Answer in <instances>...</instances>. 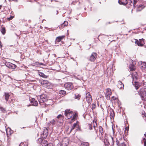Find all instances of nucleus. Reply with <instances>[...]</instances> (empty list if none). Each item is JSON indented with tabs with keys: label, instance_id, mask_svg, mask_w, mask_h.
Segmentation results:
<instances>
[{
	"label": "nucleus",
	"instance_id": "f257e3e1",
	"mask_svg": "<svg viewBox=\"0 0 146 146\" xmlns=\"http://www.w3.org/2000/svg\"><path fill=\"white\" fill-rule=\"evenodd\" d=\"M144 88H141L138 92L142 100L146 101V91L144 89H146V83H144L143 85Z\"/></svg>",
	"mask_w": 146,
	"mask_h": 146
},
{
	"label": "nucleus",
	"instance_id": "f03ea898",
	"mask_svg": "<svg viewBox=\"0 0 146 146\" xmlns=\"http://www.w3.org/2000/svg\"><path fill=\"white\" fill-rule=\"evenodd\" d=\"M37 98L40 104L43 103L47 101V99L46 96L45 94H42L37 97Z\"/></svg>",
	"mask_w": 146,
	"mask_h": 146
},
{
	"label": "nucleus",
	"instance_id": "7ed1b4c3",
	"mask_svg": "<svg viewBox=\"0 0 146 146\" xmlns=\"http://www.w3.org/2000/svg\"><path fill=\"white\" fill-rule=\"evenodd\" d=\"M65 115L66 117V119H70L73 115V112L69 110L66 109L65 111Z\"/></svg>",
	"mask_w": 146,
	"mask_h": 146
},
{
	"label": "nucleus",
	"instance_id": "20e7f679",
	"mask_svg": "<svg viewBox=\"0 0 146 146\" xmlns=\"http://www.w3.org/2000/svg\"><path fill=\"white\" fill-rule=\"evenodd\" d=\"M38 143L40 146H46L47 144L46 141L40 138L38 139Z\"/></svg>",
	"mask_w": 146,
	"mask_h": 146
},
{
	"label": "nucleus",
	"instance_id": "39448f33",
	"mask_svg": "<svg viewBox=\"0 0 146 146\" xmlns=\"http://www.w3.org/2000/svg\"><path fill=\"white\" fill-rule=\"evenodd\" d=\"M135 43L137 44L138 46H142L145 43V41L143 38L139 39V41L135 39Z\"/></svg>",
	"mask_w": 146,
	"mask_h": 146
},
{
	"label": "nucleus",
	"instance_id": "423d86ee",
	"mask_svg": "<svg viewBox=\"0 0 146 146\" xmlns=\"http://www.w3.org/2000/svg\"><path fill=\"white\" fill-rule=\"evenodd\" d=\"M5 64L6 66L12 69H15L16 67L15 65L9 62H6Z\"/></svg>",
	"mask_w": 146,
	"mask_h": 146
},
{
	"label": "nucleus",
	"instance_id": "0eeeda50",
	"mask_svg": "<svg viewBox=\"0 0 146 146\" xmlns=\"http://www.w3.org/2000/svg\"><path fill=\"white\" fill-rule=\"evenodd\" d=\"M112 92L110 89L109 88L106 89L105 96L107 99L109 100L110 99V96Z\"/></svg>",
	"mask_w": 146,
	"mask_h": 146
},
{
	"label": "nucleus",
	"instance_id": "6e6552de",
	"mask_svg": "<svg viewBox=\"0 0 146 146\" xmlns=\"http://www.w3.org/2000/svg\"><path fill=\"white\" fill-rule=\"evenodd\" d=\"M64 86L66 89L68 90H71L73 88L72 84L71 83H67L64 84Z\"/></svg>",
	"mask_w": 146,
	"mask_h": 146
},
{
	"label": "nucleus",
	"instance_id": "1a4fd4ad",
	"mask_svg": "<svg viewBox=\"0 0 146 146\" xmlns=\"http://www.w3.org/2000/svg\"><path fill=\"white\" fill-rule=\"evenodd\" d=\"M86 101L88 103L91 104L92 102V99L91 96L89 93L86 94Z\"/></svg>",
	"mask_w": 146,
	"mask_h": 146
},
{
	"label": "nucleus",
	"instance_id": "9d476101",
	"mask_svg": "<svg viewBox=\"0 0 146 146\" xmlns=\"http://www.w3.org/2000/svg\"><path fill=\"white\" fill-rule=\"evenodd\" d=\"M97 57V54L96 53L93 52L90 57L89 60L91 61L95 60Z\"/></svg>",
	"mask_w": 146,
	"mask_h": 146
},
{
	"label": "nucleus",
	"instance_id": "9b49d317",
	"mask_svg": "<svg viewBox=\"0 0 146 146\" xmlns=\"http://www.w3.org/2000/svg\"><path fill=\"white\" fill-rule=\"evenodd\" d=\"M41 84L44 85V86L45 87H46L48 88H49L48 86L50 85V83L47 80H43L41 82Z\"/></svg>",
	"mask_w": 146,
	"mask_h": 146
},
{
	"label": "nucleus",
	"instance_id": "f8f14e48",
	"mask_svg": "<svg viewBox=\"0 0 146 146\" xmlns=\"http://www.w3.org/2000/svg\"><path fill=\"white\" fill-rule=\"evenodd\" d=\"M69 140L67 137L64 138L62 140V144H64L65 145L67 146L69 144Z\"/></svg>",
	"mask_w": 146,
	"mask_h": 146
},
{
	"label": "nucleus",
	"instance_id": "ddd939ff",
	"mask_svg": "<svg viewBox=\"0 0 146 146\" xmlns=\"http://www.w3.org/2000/svg\"><path fill=\"white\" fill-rule=\"evenodd\" d=\"M145 7V6L143 4H140L137 5V11H141Z\"/></svg>",
	"mask_w": 146,
	"mask_h": 146
},
{
	"label": "nucleus",
	"instance_id": "4468645a",
	"mask_svg": "<svg viewBox=\"0 0 146 146\" xmlns=\"http://www.w3.org/2000/svg\"><path fill=\"white\" fill-rule=\"evenodd\" d=\"M78 123V122L77 121L76 123H74L73 125L71 127L70 132H71L72 130H73L75 128H78L79 127Z\"/></svg>",
	"mask_w": 146,
	"mask_h": 146
},
{
	"label": "nucleus",
	"instance_id": "2eb2a0df",
	"mask_svg": "<svg viewBox=\"0 0 146 146\" xmlns=\"http://www.w3.org/2000/svg\"><path fill=\"white\" fill-rule=\"evenodd\" d=\"M132 78L133 81H136L138 78V75L137 72H134L132 74Z\"/></svg>",
	"mask_w": 146,
	"mask_h": 146
},
{
	"label": "nucleus",
	"instance_id": "dca6fc26",
	"mask_svg": "<svg viewBox=\"0 0 146 146\" xmlns=\"http://www.w3.org/2000/svg\"><path fill=\"white\" fill-rule=\"evenodd\" d=\"M140 67L142 70H144L146 68V63L145 62H141L140 65Z\"/></svg>",
	"mask_w": 146,
	"mask_h": 146
},
{
	"label": "nucleus",
	"instance_id": "f3484780",
	"mask_svg": "<svg viewBox=\"0 0 146 146\" xmlns=\"http://www.w3.org/2000/svg\"><path fill=\"white\" fill-rule=\"evenodd\" d=\"M118 84L117 85V86L120 89H121L123 88L124 85L121 81H118Z\"/></svg>",
	"mask_w": 146,
	"mask_h": 146
},
{
	"label": "nucleus",
	"instance_id": "a211bd4d",
	"mask_svg": "<svg viewBox=\"0 0 146 146\" xmlns=\"http://www.w3.org/2000/svg\"><path fill=\"white\" fill-rule=\"evenodd\" d=\"M48 129L46 128H45L44 129L42 133L43 135V137H46L48 134Z\"/></svg>",
	"mask_w": 146,
	"mask_h": 146
},
{
	"label": "nucleus",
	"instance_id": "6ab92c4d",
	"mask_svg": "<svg viewBox=\"0 0 146 146\" xmlns=\"http://www.w3.org/2000/svg\"><path fill=\"white\" fill-rule=\"evenodd\" d=\"M31 102L33 106H37L38 105L37 101L34 98H32Z\"/></svg>",
	"mask_w": 146,
	"mask_h": 146
},
{
	"label": "nucleus",
	"instance_id": "aec40b11",
	"mask_svg": "<svg viewBox=\"0 0 146 146\" xmlns=\"http://www.w3.org/2000/svg\"><path fill=\"white\" fill-rule=\"evenodd\" d=\"M118 3L120 4L125 5L127 4V0H119Z\"/></svg>",
	"mask_w": 146,
	"mask_h": 146
},
{
	"label": "nucleus",
	"instance_id": "412c9836",
	"mask_svg": "<svg viewBox=\"0 0 146 146\" xmlns=\"http://www.w3.org/2000/svg\"><path fill=\"white\" fill-rule=\"evenodd\" d=\"M110 114L111 119L114 118L115 116V114L113 110L111 109L110 110Z\"/></svg>",
	"mask_w": 146,
	"mask_h": 146
},
{
	"label": "nucleus",
	"instance_id": "4be33fe9",
	"mask_svg": "<svg viewBox=\"0 0 146 146\" xmlns=\"http://www.w3.org/2000/svg\"><path fill=\"white\" fill-rule=\"evenodd\" d=\"M65 37V36L63 35L60 36L56 37V41L60 42L63 38Z\"/></svg>",
	"mask_w": 146,
	"mask_h": 146
},
{
	"label": "nucleus",
	"instance_id": "5701e85b",
	"mask_svg": "<svg viewBox=\"0 0 146 146\" xmlns=\"http://www.w3.org/2000/svg\"><path fill=\"white\" fill-rule=\"evenodd\" d=\"M132 82L133 85L135 86V88L137 90L140 86L138 84V83L137 82H136V81H133Z\"/></svg>",
	"mask_w": 146,
	"mask_h": 146
},
{
	"label": "nucleus",
	"instance_id": "b1692460",
	"mask_svg": "<svg viewBox=\"0 0 146 146\" xmlns=\"http://www.w3.org/2000/svg\"><path fill=\"white\" fill-rule=\"evenodd\" d=\"M73 117L71 119V121L73 122L75 119H77L78 117V114L76 113H75L74 114H73L72 116Z\"/></svg>",
	"mask_w": 146,
	"mask_h": 146
},
{
	"label": "nucleus",
	"instance_id": "393cba45",
	"mask_svg": "<svg viewBox=\"0 0 146 146\" xmlns=\"http://www.w3.org/2000/svg\"><path fill=\"white\" fill-rule=\"evenodd\" d=\"M4 96L5 100L7 102L10 96L9 94L8 93H5Z\"/></svg>",
	"mask_w": 146,
	"mask_h": 146
},
{
	"label": "nucleus",
	"instance_id": "a878e982",
	"mask_svg": "<svg viewBox=\"0 0 146 146\" xmlns=\"http://www.w3.org/2000/svg\"><path fill=\"white\" fill-rule=\"evenodd\" d=\"M68 23L67 21H64V23L61 25V27L63 28H64L66 26L68 25Z\"/></svg>",
	"mask_w": 146,
	"mask_h": 146
},
{
	"label": "nucleus",
	"instance_id": "bb28decb",
	"mask_svg": "<svg viewBox=\"0 0 146 146\" xmlns=\"http://www.w3.org/2000/svg\"><path fill=\"white\" fill-rule=\"evenodd\" d=\"M39 74L40 76L44 78H47V76L45 75L42 72H39Z\"/></svg>",
	"mask_w": 146,
	"mask_h": 146
},
{
	"label": "nucleus",
	"instance_id": "cd10ccee",
	"mask_svg": "<svg viewBox=\"0 0 146 146\" xmlns=\"http://www.w3.org/2000/svg\"><path fill=\"white\" fill-rule=\"evenodd\" d=\"M130 70V71H133L135 70V67L133 65H131L129 66Z\"/></svg>",
	"mask_w": 146,
	"mask_h": 146
},
{
	"label": "nucleus",
	"instance_id": "c85d7f7f",
	"mask_svg": "<svg viewBox=\"0 0 146 146\" xmlns=\"http://www.w3.org/2000/svg\"><path fill=\"white\" fill-rule=\"evenodd\" d=\"M99 132L101 133L102 135L104 133L102 127L101 126H100L99 127Z\"/></svg>",
	"mask_w": 146,
	"mask_h": 146
},
{
	"label": "nucleus",
	"instance_id": "c756f323",
	"mask_svg": "<svg viewBox=\"0 0 146 146\" xmlns=\"http://www.w3.org/2000/svg\"><path fill=\"white\" fill-rule=\"evenodd\" d=\"M59 121L58 120H55L54 119H52L51 121L50 122L51 124H52V125H54L56 123V121Z\"/></svg>",
	"mask_w": 146,
	"mask_h": 146
},
{
	"label": "nucleus",
	"instance_id": "7c9ffc66",
	"mask_svg": "<svg viewBox=\"0 0 146 146\" xmlns=\"http://www.w3.org/2000/svg\"><path fill=\"white\" fill-rule=\"evenodd\" d=\"M1 31L2 33L4 35L5 33V29L4 27H2L1 29Z\"/></svg>",
	"mask_w": 146,
	"mask_h": 146
},
{
	"label": "nucleus",
	"instance_id": "2f4dec72",
	"mask_svg": "<svg viewBox=\"0 0 146 146\" xmlns=\"http://www.w3.org/2000/svg\"><path fill=\"white\" fill-rule=\"evenodd\" d=\"M89 144L87 142H83L81 143V146H88Z\"/></svg>",
	"mask_w": 146,
	"mask_h": 146
},
{
	"label": "nucleus",
	"instance_id": "473e14b6",
	"mask_svg": "<svg viewBox=\"0 0 146 146\" xmlns=\"http://www.w3.org/2000/svg\"><path fill=\"white\" fill-rule=\"evenodd\" d=\"M59 94H60L62 95H64L66 94V91L63 90H60L59 92Z\"/></svg>",
	"mask_w": 146,
	"mask_h": 146
},
{
	"label": "nucleus",
	"instance_id": "72a5a7b5",
	"mask_svg": "<svg viewBox=\"0 0 146 146\" xmlns=\"http://www.w3.org/2000/svg\"><path fill=\"white\" fill-rule=\"evenodd\" d=\"M80 98V96L79 94H75V98L79 100Z\"/></svg>",
	"mask_w": 146,
	"mask_h": 146
},
{
	"label": "nucleus",
	"instance_id": "f704fd0d",
	"mask_svg": "<svg viewBox=\"0 0 146 146\" xmlns=\"http://www.w3.org/2000/svg\"><path fill=\"white\" fill-rule=\"evenodd\" d=\"M127 4L131 6H132L133 5V3L131 0H128Z\"/></svg>",
	"mask_w": 146,
	"mask_h": 146
},
{
	"label": "nucleus",
	"instance_id": "c9c22d12",
	"mask_svg": "<svg viewBox=\"0 0 146 146\" xmlns=\"http://www.w3.org/2000/svg\"><path fill=\"white\" fill-rule=\"evenodd\" d=\"M142 143H144V146H146V139L145 138H143L142 141Z\"/></svg>",
	"mask_w": 146,
	"mask_h": 146
},
{
	"label": "nucleus",
	"instance_id": "e433bc0d",
	"mask_svg": "<svg viewBox=\"0 0 146 146\" xmlns=\"http://www.w3.org/2000/svg\"><path fill=\"white\" fill-rule=\"evenodd\" d=\"M62 118V115L61 114L59 115L57 117L56 120L58 119H61Z\"/></svg>",
	"mask_w": 146,
	"mask_h": 146
},
{
	"label": "nucleus",
	"instance_id": "4c0bfd02",
	"mask_svg": "<svg viewBox=\"0 0 146 146\" xmlns=\"http://www.w3.org/2000/svg\"><path fill=\"white\" fill-rule=\"evenodd\" d=\"M137 0H133V5L135 6L137 3Z\"/></svg>",
	"mask_w": 146,
	"mask_h": 146
},
{
	"label": "nucleus",
	"instance_id": "58836bf2",
	"mask_svg": "<svg viewBox=\"0 0 146 146\" xmlns=\"http://www.w3.org/2000/svg\"><path fill=\"white\" fill-rule=\"evenodd\" d=\"M34 64L35 65L38 66L39 65V63L38 62H36L35 63H34Z\"/></svg>",
	"mask_w": 146,
	"mask_h": 146
},
{
	"label": "nucleus",
	"instance_id": "ea45409f",
	"mask_svg": "<svg viewBox=\"0 0 146 146\" xmlns=\"http://www.w3.org/2000/svg\"><path fill=\"white\" fill-rule=\"evenodd\" d=\"M120 146H126V145L124 143H122L121 144Z\"/></svg>",
	"mask_w": 146,
	"mask_h": 146
},
{
	"label": "nucleus",
	"instance_id": "a19ab883",
	"mask_svg": "<svg viewBox=\"0 0 146 146\" xmlns=\"http://www.w3.org/2000/svg\"><path fill=\"white\" fill-rule=\"evenodd\" d=\"M111 141H112V143L113 144V142H114V140L113 139V137L112 136H111Z\"/></svg>",
	"mask_w": 146,
	"mask_h": 146
},
{
	"label": "nucleus",
	"instance_id": "79ce46f5",
	"mask_svg": "<svg viewBox=\"0 0 146 146\" xmlns=\"http://www.w3.org/2000/svg\"><path fill=\"white\" fill-rule=\"evenodd\" d=\"M89 129L90 130L92 129V126L90 124H88V125Z\"/></svg>",
	"mask_w": 146,
	"mask_h": 146
},
{
	"label": "nucleus",
	"instance_id": "37998d69",
	"mask_svg": "<svg viewBox=\"0 0 146 146\" xmlns=\"http://www.w3.org/2000/svg\"><path fill=\"white\" fill-rule=\"evenodd\" d=\"M0 109L1 110V111L3 112L5 111L4 109H3L2 107H0Z\"/></svg>",
	"mask_w": 146,
	"mask_h": 146
},
{
	"label": "nucleus",
	"instance_id": "c03bdc74",
	"mask_svg": "<svg viewBox=\"0 0 146 146\" xmlns=\"http://www.w3.org/2000/svg\"><path fill=\"white\" fill-rule=\"evenodd\" d=\"M13 17L12 16H11V17L8 19H9V20H11L12 19Z\"/></svg>",
	"mask_w": 146,
	"mask_h": 146
},
{
	"label": "nucleus",
	"instance_id": "a18cd8bd",
	"mask_svg": "<svg viewBox=\"0 0 146 146\" xmlns=\"http://www.w3.org/2000/svg\"><path fill=\"white\" fill-rule=\"evenodd\" d=\"M47 146H52V145L50 144H48L47 143V144L46 145Z\"/></svg>",
	"mask_w": 146,
	"mask_h": 146
},
{
	"label": "nucleus",
	"instance_id": "49530a36",
	"mask_svg": "<svg viewBox=\"0 0 146 146\" xmlns=\"http://www.w3.org/2000/svg\"><path fill=\"white\" fill-rule=\"evenodd\" d=\"M19 146H24V145H23V143H21Z\"/></svg>",
	"mask_w": 146,
	"mask_h": 146
},
{
	"label": "nucleus",
	"instance_id": "de8ad7c7",
	"mask_svg": "<svg viewBox=\"0 0 146 146\" xmlns=\"http://www.w3.org/2000/svg\"><path fill=\"white\" fill-rule=\"evenodd\" d=\"M44 65V66H45V64H44L43 63H39V65Z\"/></svg>",
	"mask_w": 146,
	"mask_h": 146
},
{
	"label": "nucleus",
	"instance_id": "09e8293b",
	"mask_svg": "<svg viewBox=\"0 0 146 146\" xmlns=\"http://www.w3.org/2000/svg\"><path fill=\"white\" fill-rule=\"evenodd\" d=\"M112 100H114L116 99V98H114V96H113L112 98Z\"/></svg>",
	"mask_w": 146,
	"mask_h": 146
},
{
	"label": "nucleus",
	"instance_id": "8fccbe9b",
	"mask_svg": "<svg viewBox=\"0 0 146 146\" xmlns=\"http://www.w3.org/2000/svg\"><path fill=\"white\" fill-rule=\"evenodd\" d=\"M2 47V45H1V41H0V47Z\"/></svg>",
	"mask_w": 146,
	"mask_h": 146
},
{
	"label": "nucleus",
	"instance_id": "3c124183",
	"mask_svg": "<svg viewBox=\"0 0 146 146\" xmlns=\"http://www.w3.org/2000/svg\"><path fill=\"white\" fill-rule=\"evenodd\" d=\"M119 144V141H117V144L118 145Z\"/></svg>",
	"mask_w": 146,
	"mask_h": 146
},
{
	"label": "nucleus",
	"instance_id": "603ef678",
	"mask_svg": "<svg viewBox=\"0 0 146 146\" xmlns=\"http://www.w3.org/2000/svg\"><path fill=\"white\" fill-rule=\"evenodd\" d=\"M56 146H61L59 144H58Z\"/></svg>",
	"mask_w": 146,
	"mask_h": 146
},
{
	"label": "nucleus",
	"instance_id": "864d4df0",
	"mask_svg": "<svg viewBox=\"0 0 146 146\" xmlns=\"http://www.w3.org/2000/svg\"><path fill=\"white\" fill-rule=\"evenodd\" d=\"M142 114H143V113H142ZM146 115V114L145 113H144V114H143V115H144V116H145V115Z\"/></svg>",
	"mask_w": 146,
	"mask_h": 146
},
{
	"label": "nucleus",
	"instance_id": "5fc2aeb1",
	"mask_svg": "<svg viewBox=\"0 0 146 146\" xmlns=\"http://www.w3.org/2000/svg\"><path fill=\"white\" fill-rule=\"evenodd\" d=\"M1 7L2 6L1 5H0V9H1Z\"/></svg>",
	"mask_w": 146,
	"mask_h": 146
},
{
	"label": "nucleus",
	"instance_id": "6e6d98bb",
	"mask_svg": "<svg viewBox=\"0 0 146 146\" xmlns=\"http://www.w3.org/2000/svg\"><path fill=\"white\" fill-rule=\"evenodd\" d=\"M59 28H60V29H61V28L60 27H60H59Z\"/></svg>",
	"mask_w": 146,
	"mask_h": 146
},
{
	"label": "nucleus",
	"instance_id": "4d7b16f0",
	"mask_svg": "<svg viewBox=\"0 0 146 146\" xmlns=\"http://www.w3.org/2000/svg\"><path fill=\"white\" fill-rule=\"evenodd\" d=\"M94 127H95V125H94Z\"/></svg>",
	"mask_w": 146,
	"mask_h": 146
},
{
	"label": "nucleus",
	"instance_id": "13d9d810",
	"mask_svg": "<svg viewBox=\"0 0 146 146\" xmlns=\"http://www.w3.org/2000/svg\"><path fill=\"white\" fill-rule=\"evenodd\" d=\"M58 11H57V13H56V14H58Z\"/></svg>",
	"mask_w": 146,
	"mask_h": 146
},
{
	"label": "nucleus",
	"instance_id": "bf43d9fd",
	"mask_svg": "<svg viewBox=\"0 0 146 146\" xmlns=\"http://www.w3.org/2000/svg\"><path fill=\"white\" fill-rule=\"evenodd\" d=\"M96 126H97V124L96 123Z\"/></svg>",
	"mask_w": 146,
	"mask_h": 146
}]
</instances>
